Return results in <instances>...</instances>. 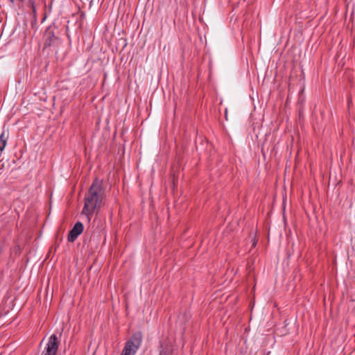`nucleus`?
Returning a JSON list of instances; mask_svg holds the SVG:
<instances>
[{"label": "nucleus", "mask_w": 355, "mask_h": 355, "mask_svg": "<svg viewBox=\"0 0 355 355\" xmlns=\"http://www.w3.org/2000/svg\"><path fill=\"white\" fill-rule=\"evenodd\" d=\"M58 35L59 30L54 24L49 26L43 35L44 49L57 48L61 42Z\"/></svg>", "instance_id": "obj_2"}, {"label": "nucleus", "mask_w": 355, "mask_h": 355, "mask_svg": "<svg viewBox=\"0 0 355 355\" xmlns=\"http://www.w3.org/2000/svg\"><path fill=\"white\" fill-rule=\"evenodd\" d=\"M8 139V135H6L5 132L3 131L2 133L0 135V152H2L4 150L7 144Z\"/></svg>", "instance_id": "obj_8"}, {"label": "nucleus", "mask_w": 355, "mask_h": 355, "mask_svg": "<svg viewBox=\"0 0 355 355\" xmlns=\"http://www.w3.org/2000/svg\"><path fill=\"white\" fill-rule=\"evenodd\" d=\"M10 1V3H11L12 6H13L15 4V0H8Z\"/></svg>", "instance_id": "obj_9"}, {"label": "nucleus", "mask_w": 355, "mask_h": 355, "mask_svg": "<svg viewBox=\"0 0 355 355\" xmlns=\"http://www.w3.org/2000/svg\"><path fill=\"white\" fill-rule=\"evenodd\" d=\"M60 345V340L57 335L52 334L48 340L41 355H56L58 347Z\"/></svg>", "instance_id": "obj_4"}, {"label": "nucleus", "mask_w": 355, "mask_h": 355, "mask_svg": "<svg viewBox=\"0 0 355 355\" xmlns=\"http://www.w3.org/2000/svg\"><path fill=\"white\" fill-rule=\"evenodd\" d=\"M104 198L103 181L96 178L85 196V205L82 210V214L85 215L89 221L94 213L100 210Z\"/></svg>", "instance_id": "obj_1"}, {"label": "nucleus", "mask_w": 355, "mask_h": 355, "mask_svg": "<svg viewBox=\"0 0 355 355\" xmlns=\"http://www.w3.org/2000/svg\"><path fill=\"white\" fill-rule=\"evenodd\" d=\"M84 226L81 222H76L73 228L69 231L67 240L69 242H73L78 236L83 233Z\"/></svg>", "instance_id": "obj_5"}, {"label": "nucleus", "mask_w": 355, "mask_h": 355, "mask_svg": "<svg viewBox=\"0 0 355 355\" xmlns=\"http://www.w3.org/2000/svg\"><path fill=\"white\" fill-rule=\"evenodd\" d=\"M3 252V247L1 245H0V256L1 255Z\"/></svg>", "instance_id": "obj_10"}, {"label": "nucleus", "mask_w": 355, "mask_h": 355, "mask_svg": "<svg viewBox=\"0 0 355 355\" xmlns=\"http://www.w3.org/2000/svg\"><path fill=\"white\" fill-rule=\"evenodd\" d=\"M172 347L171 346L166 344L163 345L161 344L160 345V351H159V355H172Z\"/></svg>", "instance_id": "obj_7"}, {"label": "nucleus", "mask_w": 355, "mask_h": 355, "mask_svg": "<svg viewBox=\"0 0 355 355\" xmlns=\"http://www.w3.org/2000/svg\"><path fill=\"white\" fill-rule=\"evenodd\" d=\"M24 8L29 10L31 11V15L33 17V23H37V14L36 9V0L33 1L32 2L22 6Z\"/></svg>", "instance_id": "obj_6"}, {"label": "nucleus", "mask_w": 355, "mask_h": 355, "mask_svg": "<svg viewBox=\"0 0 355 355\" xmlns=\"http://www.w3.org/2000/svg\"><path fill=\"white\" fill-rule=\"evenodd\" d=\"M143 336L140 331L135 332L125 343L121 355H135L141 345Z\"/></svg>", "instance_id": "obj_3"}]
</instances>
